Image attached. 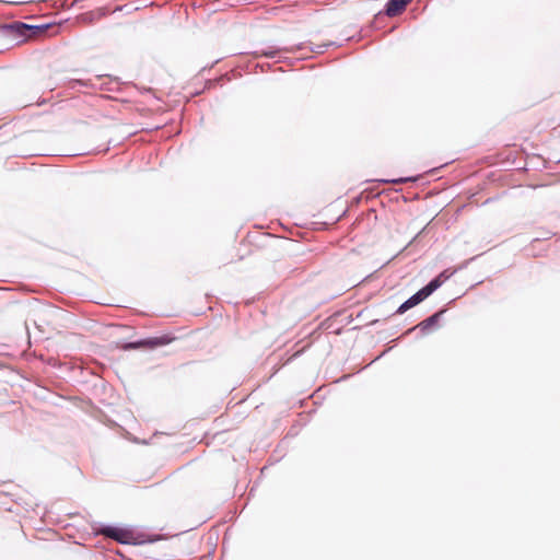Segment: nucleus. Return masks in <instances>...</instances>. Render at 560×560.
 Here are the masks:
<instances>
[{
  "label": "nucleus",
  "instance_id": "f257e3e1",
  "mask_svg": "<svg viewBox=\"0 0 560 560\" xmlns=\"http://www.w3.org/2000/svg\"><path fill=\"white\" fill-rule=\"evenodd\" d=\"M102 533L105 536L113 538L121 544H129L132 538V534L130 530L119 528V527L108 526V527H105L102 530Z\"/></svg>",
  "mask_w": 560,
  "mask_h": 560
},
{
  "label": "nucleus",
  "instance_id": "20e7f679",
  "mask_svg": "<svg viewBox=\"0 0 560 560\" xmlns=\"http://www.w3.org/2000/svg\"><path fill=\"white\" fill-rule=\"evenodd\" d=\"M443 278H445L444 273H441L440 276L431 280L424 288L421 289L422 292L425 293L427 298L431 295L438 288L441 287V284L443 283Z\"/></svg>",
  "mask_w": 560,
  "mask_h": 560
},
{
  "label": "nucleus",
  "instance_id": "f03ea898",
  "mask_svg": "<svg viewBox=\"0 0 560 560\" xmlns=\"http://www.w3.org/2000/svg\"><path fill=\"white\" fill-rule=\"evenodd\" d=\"M424 299H427L425 293L422 292V290H419L416 294L410 296L407 301H405L397 310L398 314H402L409 308L418 305L420 302H422Z\"/></svg>",
  "mask_w": 560,
  "mask_h": 560
},
{
  "label": "nucleus",
  "instance_id": "423d86ee",
  "mask_svg": "<svg viewBox=\"0 0 560 560\" xmlns=\"http://www.w3.org/2000/svg\"><path fill=\"white\" fill-rule=\"evenodd\" d=\"M440 313H436L429 318L421 322L417 327L421 329V331H428L431 327H433L438 323V318Z\"/></svg>",
  "mask_w": 560,
  "mask_h": 560
},
{
  "label": "nucleus",
  "instance_id": "7ed1b4c3",
  "mask_svg": "<svg viewBox=\"0 0 560 560\" xmlns=\"http://www.w3.org/2000/svg\"><path fill=\"white\" fill-rule=\"evenodd\" d=\"M411 0H389L386 5V14L395 16L399 14Z\"/></svg>",
  "mask_w": 560,
  "mask_h": 560
},
{
  "label": "nucleus",
  "instance_id": "39448f33",
  "mask_svg": "<svg viewBox=\"0 0 560 560\" xmlns=\"http://www.w3.org/2000/svg\"><path fill=\"white\" fill-rule=\"evenodd\" d=\"M158 345H161V341L159 338H153V339H148V340H142V341H139V342H130V343H127L124 346V349H136V348H139L141 346H158Z\"/></svg>",
  "mask_w": 560,
  "mask_h": 560
}]
</instances>
